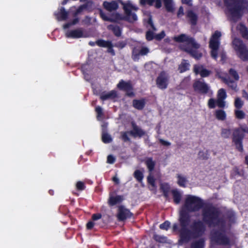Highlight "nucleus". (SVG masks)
<instances>
[{
    "mask_svg": "<svg viewBox=\"0 0 248 248\" xmlns=\"http://www.w3.org/2000/svg\"><path fill=\"white\" fill-rule=\"evenodd\" d=\"M203 202L199 197L190 195L186 196L184 205L180 213V242L187 243L201 236L204 232L205 225L200 220L193 222L190 226V230L187 229L190 223V216L186 211H197L201 208Z\"/></svg>",
    "mask_w": 248,
    "mask_h": 248,
    "instance_id": "f257e3e1",
    "label": "nucleus"
},
{
    "mask_svg": "<svg viewBox=\"0 0 248 248\" xmlns=\"http://www.w3.org/2000/svg\"><path fill=\"white\" fill-rule=\"evenodd\" d=\"M227 8L229 18L234 22L238 20L242 15L248 11V3L241 0H224Z\"/></svg>",
    "mask_w": 248,
    "mask_h": 248,
    "instance_id": "f03ea898",
    "label": "nucleus"
},
{
    "mask_svg": "<svg viewBox=\"0 0 248 248\" xmlns=\"http://www.w3.org/2000/svg\"><path fill=\"white\" fill-rule=\"evenodd\" d=\"M173 39L177 43H182L183 44L180 46L181 49L194 58L198 59L202 57V54L197 50L200 47V45L192 38L185 34H182L174 36Z\"/></svg>",
    "mask_w": 248,
    "mask_h": 248,
    "instance_id": "7ed1b4c3",
    "label": "nucleus"
},
{
    "mask_svg": "<svg viewBox=\"0 0 248 248\" xmlns=\"http://www.w3.org/2000/svg\"><path fill=\"white\" fill-rule=\"evenodd\" d=\"M123 6V8L125 13V16L123 18L121 16L115 13L113 15V17H108L103 12L100 11V14L103 20L106 21H115L117 20L124 19L129 22L133 23L138 19L135 12L138 10V8L134 5L130 1L126 2H121Z\"/></svg>",
    "mask_w": 248,
    "mask_h": 248,
    "instance_id": "20e7f679",
    "label": "nucleus"
},
{
    "mask_svg": "<svg viewBox=\"0 0 248 248\" xmlns=\"http://www.w3.org/2000/svg\"><path fill=\"white\" fill-rule=\"evenodd\" d=\"M203 220L210 227L223 229L224 227L223 221L218 217L217 210L211 205H207L202 209Z\"/></svg>",
    "mask_w": 248,
    "mask_h": 248,
    "instance_id": "39448f33",
    "label": "nucleus"
},
{
    "mask_svg": "<svg viewBox=\"0 0 248 248\" xmlns=\"http://www.w3.org/2000/svg\"><path fill=\"white\" fill-rule=\"evenodd\" d=\"M221 33L219 31H216L212 35L209 41V47L211 49L210 54L211 57L216 59L217 57L218 50L220 45V38Z\"/></svg>",
    "mask_w": 248,
    "mask_h": 248,
    "instance_id": "423d86ee",
    "label": "nucleus"
},
{
    "mask_svg": "<svg viewBox=\"0 0 248 248\" xmlns=\"http://www.w3.org/2000/svg\"><path fill=\"white\" fill-rule=\"evenodd\" d=\"M233 47L237 56L243 61H248V49L239 39L235 38L232 42Z\"/></svg>",
    "mask_w": 248,
    "mask_h": 248,
    "instance_id": "0eeeda50",
    "label": "nucleus"
},
{
    "mask_svg": "<svg viewBox=\"0 0 248 248\" xmlns=\"http://www.w3.org/2000/svg\"><path fill=\"white\" fill-rule=\"evenodd\" d=\"M145 164L149 172V174L147 177L148 183L152 187V188H151V190L155 192L156 191V186L155 184V180L153 175L152 171L155 169V162L152 158H148L145 160Z\"/></svg>",
    "mask_w": 248,
    "mask_h": 248,
    "instance_id": "6e6552de",
    "label": "nucleus"
},
{
    "mask_svg": "<svg viewBox=\"0 0 248 248\" xmlns=\"http://www.w3.org/2000/svg\"><path fill=\"white\" fill-rule=\"evenodd\" d=\"M244 136V135L243 133H242V130H240L239 129H235L233 133V141L236 145L237 149L240 151L243 150L242 140Z\"/></svg>",
    "mask_w": 248,
    "mask_h": 248,
    "instance_id": "1a4fd4ad",
    "label": "nucleus"
},
{
    "mask_svg": "<svg viewBox=\"0 0 248 248\" xmlns=\"http://www.w3.org/2000/svg\"><path fill=\"white\" fill-rule=\"evenodd\" d=\"M211 240L213 242L219 244H228V239L221 232L212 231L211 232Z\"/></svg>",
    "mask_w": 248,
    "mask_h": 248,
    "instance_id": "9d476101",
    "label": "nucleus"
},
{
    "mask_svg": "<svg viewBox=\"0 0 248 248\" xmlns=\"http://www.w3.org/2000/svg\"><path fill=\"white\" fill-rule=\"evenodd\" d=\"M168 81V76L165 72H162L156 79V85L159 88L164 89L167 87Z\"/></svg>",
    "mask_w": 248,
    "mask_h": 248,
    "instance_id": "9b49d317",
    "label": "nucleus"
},
{
    "mask_svg": "<svg viewBox=\"0 0 248 248\" xmlns=\"http://www.w3.org/2000/svg\"><path fill=\"white\" fill-rule=\"evenodd\" d=\"M117 87L126 91L127 95L129 96H133L134 95L132 92V85L129 82H125L124 80H121L118 84Z\"/></svg>",
    "mask_w": 248,
    "mask_h": 248,
    "instance_id": "f8f14e48",
    "label": "nucleus"
},
{
    "mask_svg": "<svg viewBox=\"0 0 248 248\" xmlns=\"http://www.w3.org/2000/svg\"><path fill=\"white\" fill-rule=\"evenodd\" d=\"M227 97L225 91L223 89L218 90L217 95V103L220 108H224L225 106V99Z\"/></svg>",
    "mask_w": 248,
    "mask_h": 248,
    "instance_id": "ddd939ff",
    "label": "nucleus"
},
{
    "mask_svg": "<svg viewBox=\"0 0 248 248\" xmlns=\"http://www.w3.org/2000/svg\"><path fill=\"white\" fill-rule=\"evenodd\" d=\"M65 35L67 37L74 38L87 37L88 36L81 29L68 31L66 33Z\"/></svg>",
    "mask_w": 248,
    "mask_h": 248,
    "instance_id": "4468645a",
    "label": "nucleus"
},
{
    "mask_svg": "<svg viewBox=\"0 0 248 248\" xmlns=\"http://www.w3.org/2000/svg\"><path fill=\"white\" fill-rule=\"evenodd\" d=\"M117 216L119 220L122 221L130 217L131 216V213L129 210L124 206H120Z\"/></svg>",
    "mask_w": 248,
    "mask_h": 248,
    "instance_id": "2eb2a0df",
    "label": "nucleus"
},
{
    "mask_svg": "<svg viewBox=\"0 0 248 248\" xmlns=\"http://www.w3.org/2000/svg\"><path fill=\"white\" fill-rule=\"evenodd\" d=\"M149 52V50L146 47H142L140 49L135 48L133 50V59L134 61H137L139 59L140 55H146Z\"/></svg>",
    "mask_w": 248,
    "mask_h": 248,
    "instance_id": "dca6fc26",
    "label": "nucleus"
},
{
    "mask_svg": "<svg viewBox=\"0 0 248 248\" xmlns=\"http://www.w3.org/2000/svg\"><path fill=\"white\" fill-rule=\"evenodd\" d=\"M193 87L195 91H198L203 93H206L209 90L207 85L200 81H196L193 84Z\"/></svg>",
    "mask_w": 248,
    "mask_h": 248,
    "instance_id": "f3484780",
    "label": "nucleus"
},
{
    "mask_svg": "<svg viewBox=\"0 0 248 248\" xmlns=\"http://www.w3.org/2000/svg\"><path fill=\"white\" fill-rule=\"evenodd\" d=\"M194 72L196 74H200L202 77H206L210 75V72L203 68L202 65H195Z\"/></svg>",
    "mask_w": 248,
    "mask_h": 248,
    "instance_id": "a211bd4d",
    "label": "nucleus"
},
{
    "mask_svg": "<svg viewBox=\"0 0 248 248\" xmlns=\"http://www.w3.org/2000/svg\"><path fill=\"white\" fill-rule=\"evenodd\" d=\"M104 8L109 12H112L116 10L118 8V4L117 2L112 1L111 2L105 1L103 3Z\"/></svg>",
    "mask_w": 248,
    "mask_h": 248,
    "instance_id": "6ab92c4d",
    "label": "nucleus"
},
{
    "mask_svg": "<svg viewBox=\"0 0 248 248\" xmlns=\"http://www.w3.org/2000/svg\"><path fill=\"white\" fill-rule=\"evenodd\" d=\"M133 129L130 132L131 135L134 137H141L145 134V132L140 128L133 124Z\"/></svg>",
    "mask_w": 248,
    "mask_h": 248,
    "instance_id": "aec40b11",
    "label": "nucleus"
},
{
    "mask_svg": "<svg viewBox=\"0 0 248 248\" xmlns=\"http://www.w3.org/2000/svg\"><path fill=\"white\" fill-rule=\"evenodd\" d=\"M140 1L141 5L147 3L150 5H153V3L155 2V6L157 8H160L162 6L161 0H140Z\"/></svg>",
    "mask_w": 248,
    "mask_h": 248,
    "instance_id": "412c9836",
    "label": "nucleus"
},
{
    "mask_svg": "<svg viewBox=\"0 0 248 248\" xmlns=\"http://www.w3.org/2000/svg\"><path fill=\"white\" fill-rule=\"evenodd\" d=\"M134 108L141 110L143 108L145 105V101L144 99H135L132 102Z\"/></svg>",
    "mask_w": 248,
    "mask_h": 248,
    "instance_id": "4be33fe9",
    "label": "nucleus"
},
{
    "mask_svg": "<svg viewBox=\"0 0 248 248\" xmlns=\"http://www.w3.org/2000/svg\"><path fill=\"white\" fill-rule=\"evenodd\" d=\"M117 96V93L115 91L112 90L107 93H103L101 96L100 98L102 100H105L108 99H113Z\"/></svg>",
    "mask_w": 248,
    "mask_h": 248,
    "instance_id": "5701e85b",
    "label": "nucleus"
},
{
    "mask_svg": "<svg viewBox=\"0 0 248 248\" xmlns=\"http://www.w3.org/2000/svg\"><path fill=\"white\" fill-rule=\"evenodd\" d=\"M123 200V197L121 196H111L109 197L108 203L109 205L113 206L121 202Z\"/></svg>",
    "mask_w": 248,
    "mask_h": 248,
    "instance_id": "b1692460",
    "label": "nucleus"
},
{
    "mask_svg": "<svg viewBox=\"0 0 248 248\" xmlns=\"http://www.w3.org/2000/svg\"><path fill=\"white\" fill-rule=\"evenodd\" d=\"M217 76L224 81V82L227 84L231 89L233 90H236L237 88V84L235 82L229 79L223 77H222L221 75H220L219 73H217Z\"/></svg>",
    "mask_w": 248,
    "mask_h": 248,
    "instance_id": "393cba45",
    "label": "nucleus"
},
{
    "mask_svg": "<svg viewBox=\"0 0 248 248\" xmlns=\"http://www.w3.org/2000/svg\"><path fill=\"white\" fill-rule=\"evenodd\" d=\"M171 194L174 202L176 204L179 203L181 200L182 194L180 191L177 189H173L171 190Z\"/></svg>",
    "mask_w": 248,
    "mask_h": 248,
    "instance_id": "a878e982",
    "label": "nucleus"
},
{
    "mask_svg": "<svg viewBox=\"0 0 248 248\" xmlns=\"http://www.w3.org/2000/svg\"><path fill=\"white\" fill-rule=\"evenodd\" d=\"M237 29L240 31L243 37L248 39V31L246 27L242 24L238 25Z\"/></svg>",
    "mask_w": 248,
    "mask_h": 248,
    "instance_id": "bb28decb",
    "label": "nucleus"
},
{
    "mask_svg": "<svg viewBox=\"0 0 248 248\" xmlns=\"http://www.w3.org/2000/svg\"><path fill=\"white\" fill-rule=\"evenodd\" d=\"M215 116L217 119L220 121H223L226 119V114L223 110H217L215 111Z\"/></svg>",
    "mask_w": 248,
    "mask_h": 248,
    "instance_id": "cd10ccee",
    "label": "nucleus"
},
{
    "mask_svg": "<svg viewBox=\"0 0 248 248\" xmlns=\"http://www.w3.org/2000/svg\"><path fill=\"white\" fill-rule=\"evenodd\" d=\"M187 17L189 19L192 24H196L197 20V16L192 11H188L187 13Z\"/></svg>",
    "mask_w": 248,
    "mask_h": 248,
    "instance_id": "c85d7f7f",
    "label": "nucleus"
},
{
    "mask_svg": "<svg viewBox=\"0 0 248 248\" xmlns=\"http://www.w3.org/2000/svg\"><path fill=\"white\" fill-rule=\"evenodd\" d=\"M204 241L203 239H200L197 241H194L191 244V248H203Z\"/></svg>",
    "mask_w": 248,
    "mask_h": 248,
    "instance_id": "c756f323",
    "label": "nucleus"
},
{
    "mask_svg": "<svg viewBox=\"0 0 248 248\" xmlns=\"http://www.w3.org/2000/svg\"><path fill=\"white\" fill-rule=\"evenodd\" d=\"M189 66V64L186 61H184L179 65V70L181 73H183L188 70Z\"/></svg>",
    "mask_w": 248,
    "mask_h": 248,
    "instance_id": "7c9ffc66",
    "label": "nucleus"
},
{
    "mask_svg": "<svg viewBox=\"0 0 248 248\" xmlns=\"http://www.w3.org/2000/svg\"><path fill=\"white\" fill-rule=\"evenodd\" d=\"M68 16V13L63 8H61L58 16L59 20H65Z\"/></svg>",
    "mask_w": 248,
    "mask_h": 248,
    "instance_id": "2f4dec72",
    "label": "nucleus"
},
{
    "mask_svg": "<svg viewBox=\"0 0 248 248\" xmlns=\"http://www.w3.org/2000/svg\"><path fill=\"white\" fill-rule=\"evenodd\" d=\"M164 5L168 11L171 12L173 10L172 0H164Z\"/></svg>",
    "mask_w": 248,
    "mask_h": 248,
    "instance_id": "473e14b6",
    "label": "nucleus"
},
{
    "mask_svg": "<svg viewBox=\"0 0 248 248\" xmlns=\"http://www.w3.org/2000/svg\"><path fill=\"white\" fill-rule=\"evenodd\" d=\"M96 44L99 46L106 47L111 46V43L109 41H106L103 40H99L96 42Z\"/></svg>",
    "mask_w": 248,
    "mask_h": 248,
    "instance_id": "72a5a7b5",
    "label": "nucleus"
},
{
    "mask_svg": "<svg viewBox=\"0 0 248 248\" xmlns=\"http://www.w3.org/2000/svg\"><path fill=\"white\" fill-rule=\"evenodd\" d=\"M135 178L140 182H141L143 178L142 172L140 170H136L134 173Z\"/></svg>",
    "mask_w": 248,
    "mask_h": 248,
    "instance_id": "f704fd0d",
    "label": "nucleus"
},
{
    "mask_svg": "<svg viewBox=\"0 0 248 248\" xmlns=\"http://www.w3.org/2000/svg\"><path fill=\"white\" fill-rule=\"evenodd\" d=\"M186 182V178L181 175L178 176V184L180 186L185 187Z\"/></svg>",
    "mask_w": 248,
    "mask_h": 248,
    "instance_id": "c9c22d12",
    "label": "nucleus"
},
{
    "mask_svg": "<svg viewBox=\"0 0 248 248\" xmlns=\"http://www.w3.org/2000/svg\"><path fill=\"white\" fill-rule=\"evenodd\" d=\"M91 2H88L86 3L85 4L79 6V8L77 9V11L76 12L75 15H77L81 13L82 11L86 9L89 5H91Z\"/></svg>",
    "mask_w": 248,
    "mask_h": 248,
    "instance_id": "e433bc0d",
    "label": "nucleus"
},
{
    "mask_svg": "<svg viewBox=\"0 0 248 248\" xmlns=\"http://www.w3.org/2000/svg\"><path fill=\"white\" fill-rule=\"evenodd\" d=\"M231 134V132L230 129L224 128L222 129L221 132V136L222 138L227 139L229 138Z\"/></svg>",
    "mask_w": 248,
    "mask_h": 248,
    "instance_id": "4c0bfd02",
    "label": "nucleus"
},
{
    "mask_svg": "<svg viewBox=\"0 0 248 248\" xmlns=\"http://www.w3.org/2000/svg\"><path fill=\"white\" fill-rule=\"evenodd\" d=\"M235 117L238 119H244L245 117V112L240 109H236L234 111Z\"/></svg>",
    "mask_w": 248,
    "mask_h": 248,
    "instance_id": "58836bf2",
    "label": "nucleus"
},
{
    "mask_svg": "<svg viewBox=\"0 0 248 248\" xmlns=\"http://www.w3.org/2000/svg\"><path fill=\"white\" fill-rule=\"evenodd\" d=\"M230 76L232 77L235 80H238L239 77L238 73L233 69H230L229 70Z\"/></svg>",
    "mask_w": 248,
    "mask_h": 248,
    "instance_id": "ea45409f",
    "label": "nucleus"
},
{
    "mask_svg": "<svg viewBox=\"0 0 248 248\" xmlns=\"http://www.w3.org/2000/svg\"><path fill=\"white\" fill-rule=\"evenodd\" d=\"M160 188L163 191L164 195L166 197L170 189V186L168 184L162 183L160 185Z\"/></svg>",
    "mask_w": 248,
    "mask_h": 248,
    "instance_id": "a19ab883",
    "label": "nucleus"
},
{
    "mask_svg": "<svg viewBox=\"0 0 248 248\" xmlns=\"http://www.w3.org/2000/svg\"><path fill=\"white\" fill-rule=\"evenodd\" d=\"M102 140L104 143H109L112 141V138L109 134L103 133L102 136Z\"/></svg>",
    "mask_w": 248,
    "mask_h": 248,
    "instance_id": "79ce46f5",
    "label": "nucleus"
},
{
    "mask_svg": "<svg viewBox=\"0 0 248 248\" xmlns=\"http://www.w3.org/2000/svg\"><path fill=\"white\" fill-rule=\"evenodd\" d=\"M108 29L111 30L115 35L119 36L121 34V31L120 28L117 26H109Z\"/></svg>",
    "mask_w": 248,
    "mask_h": 248,
    "instance_id": "37998d69",
    "label": "nucleus"
},
{
    "mask_svg": "<svg viewBox=\"0 0 248 248\" xmlns=\"http://www.w3.org/2000/svg\"><path fill=\"white\" fill-rule=\"evenodd\" d=\"M243 105V102L240 99V98L237 97L236 98L234 102V106L237 108H241Z\"/></svg>",
    "mask_w": 248,
    "mask_h": 248,
    "instance_id": "c03bdc74",
    "label": "nucleus"
},
{
    "mask_svg": "<svg viewBox=\"0 0 248 248\" xmlns=\"http://www.w3.org/2000/svg\"><path fill=\"white\" fill-rule=\"evenodd\" d=\"M170 226V222L168 221H165L164 223L160 224V228L162 230H167Z\"/></svg>",
    "mask_w": 248,
    "mask_h": 248,
    "instance_id": "a18cd8bd",
    "label": "nucleus"
},
{
    "mask_svg": "<svg viewBox=\"0 0 248 248\" xmlns=\"http://www.w3.org/2000/svg\"><path fill=\"white\" fill-rule=\"evenodd\" d=\"M76 187L79 190H82L85 188L84 184L82 182L79 181L76 184Z\"/></svg>",
    "mask_w": 248,
    "mask_h": 248,
    "instance_id": "49530a36",
    "label": "nucleus"
},
{
    "mask_svg": "<svg viewBox=\"0 0 248 248\" xmlns=\"http://www.w3.org/2000/svg\"><path fill=\"white\" fill-rule=\"evenodd\" d=\"M165 36V33L164 31H162L160 33L155 35V38L157 40H160L163 38Z\"/></svg>",
    "mask_w": 248,
    "mask_h": 248,
    "instance_id": "de8ad7c7",
    "label": "nucleus"
},
{
    "mask_svg": "<svg viewBox=\"0 0 248 248\" xmlns=\"http://www.w3.org/2000/svg\"><path fill=\"white\" fill-rule=\"evenodd\" d=\"M146 37L148 40L150 41L152 40L154 37L155 38V35L152 31H148L146 34Z\"/></svg>",
    "mask_w": 248,
    "mask_h": 248,
    "instance_id": "09e8293b",
    "label": "nucleus"
},
{
    "mask_svg": "<svg viewBox=\"0 0 248 248\" xmlns=\"http://www.w3.org/2000/svg\"><path fill=\"white\" fill-rule=\"evenodd\" d=\"M208 106L210 108H215V101L214 99H210L208 103Z\"/></svg>",
    "mask_w": 248,
    "mask_h": 248,
    "instance_id": "8fccbe9b",
    "label": "nucleus"
},
{
    "mask_svg": "<svg viewBox=\"0 0 248 248\" xmlns=\"http://www.w3.org/2000/svg\"><path fill=\"white\" fill-rule=\"evenodd\" d=\"M154 237L156 241L160 242H163L166 240L165 237H162L156 234H155Z\"/></svg>",
    "mask_w": 248,
    "mask_h": 248,
    "instance_id": "3c124183",
    "label": "nucleus"
},
{
    "mask_svg": "<svg viewBox=\"0 0 248 248\" xmlns=\"http://www.w3.org/2000/svg\"><path fill=\"white\" fill-rule=\"evenodd\" d=\"M115 160V158L112 155H108L107 157V163L109 164H113Z\"/></svg>",
    "mask_w": 248,
    "mask_h": 248,
    "instance_id": "603ef678",
    "label": "nucleus"
},
{
    "mask_svg": "<svg viewBox=\"0 0 248 248\" xmlns=\"http://www.w3.org/2000/svg\"><path fill=\"white\" fill-rule=\"evenodd\" d=\"M159 142L164 146H169L171 144L170 142L163 139H159Z\"/></svg>",
    "mask_w": 248,
    "mask_h": 248,
    "instance_id": "864d4df0",
    "label": "nucleus"
},
{
    "mask_svg": "<svg viewBox=\"0 0 248 248\" xmlns=\"http://www.w3.org/2000/svg\"><path fill=\"white\" fill-rule=\"evenodd\" d=\"M121 134H122V139L124 141H128L129 140V139L127 136V132H122L121 133Z\"/></svg>",
    "mask_w": 248,
    "mask_h": 248,
    "instance_id": "5fc2aeb1",
    "label": "nucleus"
},
{
    "mask_svg": "<svg viewBox=\"0 0 248 248\" xmlns=\"http://www.w3.org/2000/svg\"><path fill=\"white\" fill-rule=\"evenodd\" d=\"M102 216L100 214H93L92 216V219L93 220H96L101 218Z\"/></svg>",
    "mask_w": 248,
    "mask_h": 248,
    "instance_id": "6e6d98bb",
    "label": "nucleus"
},
{
    "mask_svg": "<svg viewBox=\"0 0 248 248\" xmlns=\"http://www.w3.org/2000/svg\"><path fill=\"white\" fill-rule=\"evenodd\" d=\"M94 225V223L92 221H90L87 224V228L89 230L93 228Z\"/></svg>",
    "mask_w": 248,
    "mask_h": 248,
    "instance_id": "4d7b16f0",
    "label": "nucleus"
},
{
    "mask_svg": "<svg viewBox=\"0 0 248 248\" xmlns=\"http://www.w3.org/2000/svg\"><path fill=\"white\" fill-rule=\"evenodd\" d=\"M96 111L98 114V117H99V115H101L102 114V108L99 107H98L97 108H96Z\"/></svg>",
    "mask_w": 248,
    "mask_h": 248,
    "instance_id": "13d9d810",
    "label": "nucleus"
},
{
    "mask_svg": "<svg viewBox=\"0 0 248 248\" xmlns=\"http://www.w3.org/2000/svg\"><path fill=\"white\" fill-rule=\"evenodd\" d=\"M184 14V10L183 7H180L179 8V11L178 12V16H179L181 15H183Z\"/></svg>",
    "mask_w": 248,
    "mask_h": 248,
    "instance_id": "bf43d9fd",
    "label": "nucleus"
},
{
    "mask_svg": "<svg viewBox=\"0 0 248 248\" xmlns=\"http://www.w3.org/2000/svg\"><path fill=\"white\" fill-rule=\"evenodd\" d=\"M183 3L186 4L188 5H191L192 0H182Z\"/></svg>",
    "mask_w": 248,
    "mask_h": 248,
    "instance_id": "052dcab7",
    "label": "nucleus"
},
{
    "mask_svg": "<svg viewBox=\"0 0 248 248\" xmlns=\"http://www.w3.org/2000/svg\"><path fill=\"white\" fill-rule=\"evenodd\" d=\"M108 51L109 52L111 53L112 55H114L115 54L114 51L112 49V44H111V46H108Z\"/></svg>",
    "mask_w": 248,
    "mask_h": 248,
    "instance_id": "680f3d73",
    "label": "nucleus"
},
{
    "mask_svg": "<svg viewBox=\"0 0 248 248\" xmlns=\"http://www.w3.org/2000/svg\"><path fill=\"white\" fill-rule=\"evenodd\" d=\"M148 24L151 26V27L152 28V29L154 30H155L156 29H155V28L154 27V25H153V21L152 20V19L151 18H150L148 20Z\"/></svg>",
    "mask_w": 248,
    "mask_h": 248,
    "instance_id": "e2e57ef3",
    "label": "nucleus"
},
{
    "mask_svg": "<svg viewBox=\"0 0 248 248\" xmlns=\"http://www.w3.org/2000/svg\"><path fill=\"white\" fill-rule=\"evenodd\" d=\"M233 171L234 172V173L236 174H238V175H241V172H240L239 171V170L238 168H235L234 169H233Z\"/></svg>",
    "mask_w": 248,
    "mask_h": 248,
    "instance_id": "0e129e2a",
    "label": "nucleus"
},
{
    "mask_svg": "<svg viewBox=\"0 0 248 248\" xmlns=\"http://www.w3.org/2000/svg\"><path fill=\"white\" fill-rule=\"evenodd\" d=\"M113 181L116 183V184H119V179L116 177V176H114L113 177V179H112Z\"/></svg>",
    "mask_w": 248,
    "mask_h": 248,
    "instance_id": "69168bd1",
    "label": "nucleus"
},
{
    "mask_svg": "<svg viewBox=\"0 0 248 248\" xmlns=\"http://www.w3.org/2000/svg\"><path fill=\"white\" fill-rule=\"evenodd\" d=\"M243 97L248 99V94L245 91L243 92Z\"/></svg>",
    "mask_w": 248,
    "mask_h": 248,
    "instance_id": "338daca9",
    "label": "nucleus"
},
{
    "mask_svg": "<svg viewBox=\"0 0 248 248\" xmlns=\"http://www.w3.org/2000/svg\"><path fill=\"white\" fill-rule=\"evenodd\" d=\"M239 129L242 130V133H243L244 132L248 133V128H247V127H245L244 128H239Z\"/></svg>",
    "mask_w": 248,
    "mask_h": 248,
    "instance_id": "774afa93",
    "label": "nucleus"
}]
</instances>
